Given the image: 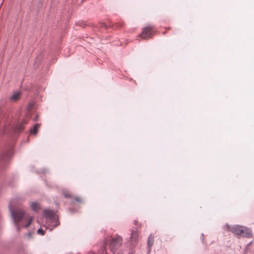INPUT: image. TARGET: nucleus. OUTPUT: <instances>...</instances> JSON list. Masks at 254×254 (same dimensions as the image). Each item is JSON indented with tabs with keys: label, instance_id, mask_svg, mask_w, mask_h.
Segmentation results:
<instances>
[{
	"label": "nucleus",
	"instance_id": "obj_5",
	"mask_svg": "<svg viewBox=\"0 0 254 254\" xmlns=\"http://www.w3.org/2000/svg\"><path fill=\"white\" fill-rule=\"evenodd\" d=\"M45 216L47 218L51 219H55V213L52 210H46L44 212Z\"/></svg>",
	"mask_w": 254,
	"mask_h": 254
},
{
	"label": "nucleus",
	"instance_id": "obj_13",
	"mask_svg": "<svg viewBox=\"0 0 254 254\" xmlns=\"http://www.w3.org/2000/svg\"><path fill=\"white\" fill-rule=\"evenodd\" d=\"M37 233L38 234H40L41 235H44V231L41 229H39L38 231H37Z\"/></svg>",
	"mask_w": 254,
	"mask_h": 254
},
{
	"label": "nucleus",
	"instance_id": "obj_10",
	"mask_svg": "<svg viewBox=\"0 0 254 254\" xmlns=\"http://www.w3.org/2000/svg\"><path fill=\"white\" fill-rule=\"evenodd\" d=\"M41 125L40 124H36L31 129L30 132L33 134H36L39 128L40 127Z\"/></svg>",
	"mask_w": 254,
	"mask_h": 254
},
{
	"label": "nucleus",
	"instance_id": "obj_3",
	"mask_svg": "<svg viewBox=\"0 0 254 254\" xmlns=\"http://www.w3.org/2000/svg\"><path fill=\"white\" fill-rule=\"evenodd\" d=\"M122 244V238L118 235L111 237L107 240L106 245H108L111 251L114 252L115 250L119 248Z\"/></svg>",
	"mask_w": 254,
	"mask_h": 254
},
{
	"label": "nucleus",
	"instance_id": "obj_1",
	"mask_svg": "<svg viewBox=\"0 0 254 254\" xmlns=\"http://www.w3.org/2000/svg\"><path fill=\"white\" fill-rule=\"evenodd\" d=\"M9 209L18 231L21 227L27 228L30 225L33 220L32 217L26 214L23 210L20 209L13 210V205L11 203L9 205Z\"/></svg>",
	"mask_w": 254,
	"mask_h": 254
},
{
	"label": "nucleus",
	"instance_id": "obj_11",
	"mask_svg": "<svg viewBox=\"0 0 254 254\" xmlns=\"http://www.w3.org/2000/svg\"><path fill=\"white\" fill-rule=\"evenodd\" d=\"M31 207L32 210L37 211L40 208V206L37 202H32L31 204Z\"/></svg>",
	"mask_w": 254,
	"mask_h": 254
},
{
	"label": "nucleus",
	"instance_id": "obj_2",
	"mask_svg": "<svg viewBox=\"0 0 254 254\" xmlns=\"http://www.w3.org/2000/svg\"><path fill=\"white\" fill-rule=\"evenodd\" d=\"M228 230L238 236L251 238L252 237L251 230L242 226L234 225L228 226Z\"/></svg>",
	"mask_w": 254,
	"mask_h": 254
},
{
	"label": "nucleus",
	"instance_id": "obj_12",
	"mask_svg": "<svg viewBox=\"0 0 254 254\" xmlns=\"http://www.w3.org/2000/svg\"><path fill=\"white\" fill-rule=\"evenodd\" d=\"M154 242V236L150 235L148 239V245L149 247H151Z\"/></svg>",
	"mask_w": 254,
	"mask_h": 254
},
{
	"label": "nucleus",
	"instance_id": "obj_7",
	"mask_svg": "<svg viewBox=\"0 0 254 254\" xmlns=\"http://www.w3.org/2000/svg\"><path fill=\"white\" fill-rule=\"evenodd\" d=\"M21 97V93L19 92H15L11 96L9 99L11 102H16Z\"/></svg>",
	"mask_w": 254,
	"mask_h": 254
},
{
	"label": "nucleus",
	"instance_id": "obj_4",
	"mask_svg": "<svg viewBox=\"0 0 254 254\" xmlns=\"http://www.w3.org/2000/svg\"><path fill=\"white\" fill-rule=\"evenodd\" d=\"M154 32V27L149 25L143 28L142 32L139 35V36L143 39H148L153 36Z\"/></svg>",
	"mask_w": 254,
	"mask_h": 254
},
{
	"label": "nucleus",
	"instance_id": "obj_14",
	"mask_svg": "<svg viewBox=\"0 0 254 254\" xmlns=\"http://www.w3.org/2000/svg\"><path fill=\"white\" fill-rule=\"evenodd\" d=\"M33 233L29 232L26 234V236L28 237V239H30L32 237Z\"/></svg>",
	"mask_w": 254,
	"mask_h": 254
},
{
	"label": "nucleus",
	"instance_id": "obj_8",
	"mask_svg": "<svg viewBox=\"0 0 254 254\" xmlns=\"http://www.w3.org/2000/svg\"><path fill=\"white\" fill-rule=\"evenodd\" d=\"M27 123L26 121L23 120L21 124L16 126L15 128L16 130L18 132L22 131L24 128V126Z\"/></svg>",
	"mask_w": 254,
	"mask_h": 254
},
{
	"label": "nucleus",
	"instance_id": "obj_6",
	"mask_svg": "<svg viewBox=\"0 0 254 254\" xmlns=\"http://www.w3.org/2000/svg\"><path fill=\"white\" fill-rule=\"evenodd\" d=\"M64 195L65 197L67 198H73L77 202H81L82 199L79 196H73V195L69 192L65 191L64 192Z\"/></svg>",
	"mask_w": 254,
	"mask_h": 254
},
{
	"label": "nucleus",
	"instance_id": "obj_9",
	"mask_svg": "<svg viewBox=\"0 0 254 254\" xmlns=\"http://www.w3.org/2000/svg\"><path fill=\"white\" fill-rule=\"evenodd\" d=\"M27 109L30 111L33 110H37V108L36 107V105L33 102V101L30 102L27 106Z\"/></svg>",
	"mask_w": 254,
	"mask_h": 254
}]
</instances>
